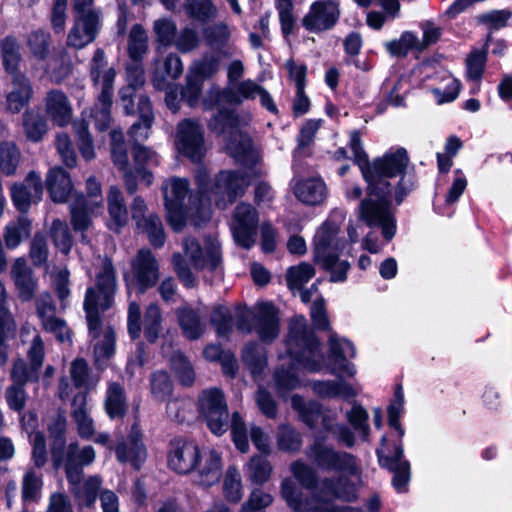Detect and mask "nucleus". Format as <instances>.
Here are the masks:
<instances>
[{"mask_svg":"<svg viewBox=\"0 0 512 512\" xmlns=\"http://www.w3.org/2000/svg\"><path fill=\"white\" fill-rule=\"evenodd\" d=\"M280 495L295 512H363L356 507L329 505L336 499L347 502L356 499L355 485L348 477H324L312 497H304L296 482L286 477L281 481Z\"/></svg>","mask_w":512,"mask_h":512,"instance_id":"1","label":"nucleus"},{"mask_svg":"<svg viewBox=\"0 0 512 512\" xmlns=\"http://www.w3.org/2000/svg\"><path fill=\"white\" fill-rule=\"evenodd\" d=\"M116 274L109 258L101 260V267L96 274L95 286L89 287L84 298V310L90 334L96 338L102 325L101 314L112 307L116 292Z\"/></svg>","mask_w":512,"mask_h":512,"instance_id":"2","label":"nucleus"},{"mask_svg":"<svg viewBox=\"0 0 512 512\" xmlns=\"http://www.w3.org/2000/svg\"><path fill=\"white\" fill-rule=\"evenodd\" d=\"M359 220L368 227H379L386 241L396 233V220L391 211V189L384 182L369 185L366 197L359 204Z\"/></svg>","mask_w":512,"mask_h":512,"instance_id":"3","label":"nucleus"},{"mask_svg":"<svg viewBox=\"0 0 512 512\" xmlns=\"http://www.w3.org/2000/svg\"><path fill=\"white\" fill-rule=\"evenodd\" d=\"M73 23L67 34L66 46L80 50L94 42L101 28L103 13L94 0H72Z\"/></svg>","mask_w":512,"mask_h":512,"instance_id":"4","label":"nucleus"},{"mask_svg":"<svg viewBox=\"0 0 512 512\" xmlns=\"http://www.w3.org/2000/svg\"><path fill=\"white\" fill-rule=\"evenodd\" d=\"M287 350L290 356L306 369L316 371L320 368L322 356L319 352V342L308 329L303 316H296L290 322Z\"/></svg>","mask_w":512,"mask_h":512,"instance_id":"5","label":"nucleus"},{"mask_svg":"<svg viewBox=\"0 0 512 512\" xmlns=\"http://www.w3.org/2000/svg\"><path fill=\"white\" fill-rule=\"evenodd\" d=\"M305 455L311 464L321 471L337 472L343 477L356 475L359 472L354 455L336 450L319 435H316L313 442L307 446Z\"/></svg>","mask_w":512,"mask_h":512,"instance_id":"6","label":"nucleus"},{"mask_svg":"<svg viewBox=\"0 0 512 512\" xmlns=\"http://www.w3.org/2000/svg\"><path fill=\"white\" fill-rule=\"evenodd\" d=\"M248 186L249 179L245 174L232 170L220 171L211 183L208 200L219 209H226L245 193Z\"/></svg>","mask_w":512,"mask_h":512,"instance_id":"7","label":"nucleus"},{"mask_svg":"<svg viewBox=\"0 0 512 512\" xmlns=\"http://www.w3.org/2000/svg\"><path fill=\"white\" fill-rule=\"evenodd\" d=\"M199 411L208 428L216 435H222L228 429L229 411L223 391L213 387L205 389L198 398Z\"/></svg>","mask_w":512,"mask_h":512,"instance_id":"8","label":"nucleus"},{"mask_svg":"<svg viewBox=\"0 0 512 512\" xmlns=\"http://www.w3.org/2000/svg\"><path fill=\"white\" fill-rule=\"evenodd\" d=\"M339 227L336 223L326 221L317 230L314 237V261L322 267H330L336 256L345 248L346 242L338 237Z\"/></svg>","mask_w":512,"mask_h":512,"instance_id":"9","label":"nucleus"},{"mask_svg":"<svg viewBox=\"0 0 512 512\" xmlns=\"http://www.w3.org/2000/svg\"><path fill=\"white\" fill-rule=\"evenodd\" d=\"M176 147L190 161L200 163L207 152L202 125L191 119L181 121L177 126Z\"/></svg>","mask_w":512,"mask_h":512,"instance_id":"10","label":"nucleus"},{"mask_svg":"<svg viewBox=\"0 0 512 512\" xmlns=\"http://www.w3.org/2000/svg\"><path fill=\"white\" fill-rule=\"evenodd\" d=\"M29 362L22 358L13 361L10 370L12 383L26 386L29 383H38L39 373L44 361V343L40 335H36L27 353Z\"/></svg>","mask_w":512,"mask_h":512,"instance_id":"11","label":"nucleus"},{"mask_svg":"<svg viewBox=\"0 0 512 512\" xmlns=\"http://www.w3.org/2000/svg\"><path fill=\"white\" fill-rule=\"evenodd\" d=\"M408 164L409 157L406 149L398 148L396 151L386 153L382 157H378L373 162H370L368 165L370 175L363 178L369 185L374 186L384 182L391 189V184L387 178L402 175Z\"/></svg>","mask_w":512,"mask_h":512,"instance_id":"12","label":"nucleus"},{"mask_svg":"<svg viewBox=\"0 0 512 512\" xmlns=\"http://www.w3.org/2000/svg\"><path fill=\"white\" fill-rule=\"evenodd\" d=\"M183 250L185 256L196 270L206 269L213 272L221 266L220 247L215 241L208 242L202 248L196 239L187 237L183 241Z\"/></svg>","mask_w":512,"mask_h":512,"instance_id":"13","label":"nucleus"},{"mask_svg":"<svg viewBox=\"0 0 512 512\" xmlns=\"http://www.w3.org/2000/svg\"><path fill=\"white\" fill-rule=\"evenodd\" d=\"M202 459L198 445L186 439H175L170 444L168 464L179 474L194 472Z\"/></svg>","mask_w":512,"mask_h":512,"instance_id":"14","label":"nucleus"},{"mask_svg":"<svg viewBox=\"0 0 512 512\" xmlns=\"http://www.w3.org/2000/svg\"><path fill=\"white\" fill-rule=\"evenodd\" d=\"M257 224V211L250 204H238L234 213L233 236L239 246L250 249L255 244Z\"/></svg>","mask_w":512,"mask_h":512,"instance_id":"15","label":"nucleus"},{"mask_svg":"<svg viewBox=\"0 0 512 512\" xmlns=\"http://www.w3.org/2000/svg\"><path fill=\"white\" fill-rule=\"evenodd\" d=\"M43 195L41 176L34 170L30 171L25 179L11 186L12 201L21 213H26L32 204H37Z\"/></svg>","mask_w":512,"mask_h":512,"instance_id":"16","label":"nucleus"},{"mask_svg":"<svg viewBox=\"0 0 512 512\" xmlns=\"http://www.w3.org/2000/svg\"><path fill=\"white\" fill-rule=\"evenodd\" d=\"M340 16L339 4L335 1H316L302 20L303 26L311 32L331 29Z\"/></svg>","mask_w":512,"mask_h":512,"instance_id":"17","label":"nucleus"},{"mask_svg":"<svg viewBox=\"0 0 512 512\" xmlns=\"http://www.w3.org/2000/svg\"><path fill=\"white\" fill-rule=\"evenodd\" d=\"M10 275L21 302H30L37 296L38 279L24 257L13 261Z\"/></svg>","mask_w":512,"mask_h":512,"instance_id":"18","label":"nucleus"},{"mask_svg":"<svg viewBox=\"0 0 512 512\" xmlns=\"http://www.w3.org/2000/svg\"><path fill=\"white\" fill-rule=\"evenodd\" d=\"M256 322L253 331L264 344L273 343L280 334V319L278 310L269 302L256 305Z\"/></svg>","mask_w":512,"mask_h":512,"instance_id":"19","label":"nucleus"},{"mask_svg":"<svg viewBox=\"0 0 512 512\" xmlns=\"http://www.w3.org/2000/svg\"><path fill=\"white\" fill-rule=\"evenodd\" d=\"M132 273L141 293L156 285L159 280V265L150 250L138 251L132 261Z\"/></svg>","mask_w":512,"mask_h":512,"instance_id":"20","label":"nucleus"},{"mask_svg":"<svg viewBox=\"0 0 512 512\" xmlns=\"http://www.w3.org/2000/svg\"><path fill=\"white\" fill-rule=\"evenodd\" d=\"M141 432L137 426H132L126 440L120 441L115 447V453L119 462L130 463L139 470L146 460V449L141 440Z\"/></svg>","mask_w":512,"mask_h":512,"instance_id":"21","label":"nucleus"},{"mask_svg":"<svg viewBox=\"0 0 512 512\" xmlns=\"http://www.w3.org/2000/svg\"><path fill=\"white\" fill-rule=\"evenodd\" d=\"M90 77L94 86H100V93L113 94L116 71L108 64L101 48L95 50L90 61Z\"/></svg>","mask_w":512,"mask_h":512,"instance_id":"22","label":"nucleus"},{"mask_svg":"<svg viewBox=\"0 0 512 512\" xmlns=\"http://www.w3.org/2000/svg\"><path fill=\"white\" fill-rule=\"evenodd\" d=\"M225 148L227 153L242 165L252 166L258 160L251 138L239 130L231 132Z\"/></svg>","mask_w":512,"mask_h":512,"instance_id":"23","label":"nucleus"},{"mask_svg":"<svg viewBox=\"0 0 512 512\" xmlns=\"http://www.w3.org/2000/svg\"><path fill=\"white\" fill-rule=\"evenodd\" d=\"M329 345V358L332 362L333 370L353 376L355 374L354 365L347 360L348 357H354L355 355L353 345L345 339H338L335 333L330 334Z\"/></svg>","mask_w":512,"mask_h":512,"instance_id":"24","label":"nucleus"},{"mask_svg":"<svg viewBox=\"0 0 512 512\" xmlns=\"http://www.w3.org/2000/svg\"><path fill=\"white\" fill-rule=\"evenodd\" d=\"M194 482L201 487H211L219 482L222 475L221 457L216 451L202 455L198 464Z\"/></svg>","mask_w":512,"mask_h":512,"instance_id":"25","label":"nucleus"},{"mask_svg":"<svg viewBox=\"0 0 512 512\" xmlns=\"http://www.w3.org/2000/svg\"><path fill=\"white\" fill-rule=\"evenodd\" d=\"M379 463L394 472L393 486L401 491L410 480V464L403 459V448L397 446L393 457L384 456L380 449H377Z\"/></svg>","mask_w":512,"mask_h":512,"instance_id":"26","label":"nucleus"},{"mask_svg":"<svg viewBox=\"0 0 512 512\" xmlns=\"http://www.w3.org/2000/svg\"><path fill=\"white\" fill-rule=\"evenodd\" d=\"M183 73V64L175 53L168 54L164 59L154 62L152 74L153 86L158 90L166 88V78L177 79Z\"/></svg>","mask_w":512,"mask_h":512,"instance_id":"27","label":"nucleus"},{"mask_svg":"<svg viewBox=\"0 0 512 512\" xmlns=\"http://www.w3.org/2000/svg\"><path fill=\"white\" fill-rule=\"evenodd\" d=\"M45 107L47 114L59 126H64L70 122L72 118V108L68 97L61 90L52 89L47 92Z\"/></svg>","mask_w":512,"mask_h":512,"instance_id":"28","label":"nucleus"},{"mask_svg":"<svg viewBox=\"0 0 512 512\" xmlns=\"http://www.w3.org/2000/svg\"><path fill=\"white\" fill-rule=\"evenodd\" d=\"M45 184L52 201L57 203L66 202L73 189L70 175L60 167L48 171Z\"/></svg>","mask_w":512,"mask_h":512,"instance_id":"29","label":"nucleus"},{"mask_svg":"<svg viewBox=\"0 0 512 512\" xmlns=\"http://www.w3.org/2000/svg\"><path fill=\"white\" fill-rule=\"evenodd\" d=\"M241 361L253 379L257 380L267 368V351L257 341H248L242 348Z\"/></svg>","mask_w":512,"mask_h":512,"instance_id":"30","label":"nucleus"},{"mask_svg":"<svg viewBox=\"0 0 512 512\" xmlns=\"http://www.w3.org/2000/svg\"><path fill=\"white\" fill-rule=\"evenodd\" d=\"M139 120L132 124L129 130V136L133 139L134 144H139L149 136V131L154 121V113L151 101L148 96H140L137 106Z\"/></svg>","mask_w":512,"mask_h":512,"instance_id":"31","label":"nucleus"},{"mask_svg":"<svg viewBox=\"0 0 512 512\" xmlns=\"http://www.w3.org/2000/svg\"><path fill=\"white\" fill-rule=\"evenodd\" d=\"M261 89L262 86L250 79L240 81L235 84L234 88L225 89L217 94L216 102L240 105L245 99H255Z\"/></svg>","mask_w":512,"mask_h":512,"instance_id":"32","label":"nucleus"},{"mask_svg":"<svg viewBox=\"0 0 512 512\" xmlns=\"http://www.w3.org/2000/svg\"><path fill=\"white\" fill-rule=\"evenodd\" d=\"M71 416L77 424L80 437L89 438L93 435V420L87 411V394L85 392H78L74 395Z\"/></svg>","mask_w":512,"mask_h":512,"instance_id":"33","label":"nucleus"},{"mask_svg":"<svg viewBox=\"0 0 512 512\" xmlns=\"http://www.w3.org/2000/svg\"><path fill=\"white\" fill-rule=\"evenodd\" d=\"M105 410L111 419L122 418L128 410L127 397L124 387L118 382H110L107 387Z\"/></svg>","mask_w":512,"mask_h":512,"instance_id":"34","label":"nucleus"},{"mask_svg":"<svg viewBox=\"0 0 512 512\" xmlns=\"http://www.w3.org/2000/svg\"><path fill=\"white\" fill-rule=\"evenodd\" d=\"M0 55L4 70L8 75L21 72V45L15 36L9 35L0 40Z\"/></svg>","mask_w":512,"mask_h":512,"instance_id":"35","label":"nucleus"},{"mask_svg":"<svg viewBox=\"0 0 512 512\" xmlns=\"http://www.w3.org/2000/svg\"><path fill=\"white\" fill-rule=\"evenodd\" d=\"M66 426V418L61 413L53 416L48 424L49 437L52 439L51 453L56 466H58L62 461L63 451L66 444Z\"/></svg>","mask_w":512,"mask_h":512,"instance_id":"36","label":"nucleus"},{"mask_svg":"<svg viewBox=\"0 0 512 512\" xmlns=\"http://www.w3.org/2000/svg\"><path fill=\"white\" fill-rule=\"evenodd\" d=\"M25 44L31 57L38 62H42L50 55L52 37L48 31L38 28L26 35Z\"/></svg>","mask_w":512,"mask_h":512,"instance_id":"37","label":"nucleus"},{"mask_svg":"<svg viewBox=\"0 0 512 512\" xmlns=\"http://www.w3.org/2000/svg\"><path fill=\"white\" fill-rule=\"evenodd\" d=\"M32 224L26 216H19L16 220L9 222L3 231V241L7 249L17 248L24 240L31 235Z\"/></svg>","mask_w":512,"mask_h":512,"instance_id":"38","label":"nucleus"},{"mask_svg":"<svg viewBox=\"0 0 512 512\" xmlns=\"http://www.w3.org/2000/svg\"><path fill=\"white\" fill-rule=\"evenodd\" d=\"M165 207H184L189 193V182L185 178L170 177L162 184Z\"/></svg>","mask_w":512,"mask_h":512,"instance_id":"39","label":"nucleus"},{"mask_svg":"<svg viewBox=\"0 0 512 512\" xmlns=\"http://www.w3.org/2000/svg\"><path fill=\"white\" fill-rule=\"evenodd\" d=\"M325 184L319 179L298 181L294 186L297 199L308 205L320 204L325 198Z\"/></svg>","mask_w":512,"mask_h":512,"instance_id":"40","label":"nucleus"},{"mask_svg":"<svg viewBox=\"0 0 512 512\" xmlns=\"http://www.w3.org/2000/svg\"><path fill=\"white\" fill-rule=\"evenodd\" d=\"M206 44L213 50L219 51L224 57L232 56V52L226 49L230 39V30L225 22H217L203 30Z\"/></svg>","mask_w":512,"mask_h":512,"instance_id":"41","label":"nucleus"},{"mask_svg":"<svg viewBox=\"0 0 512 512\" xmlns=\"http://www.w3.org/2000/svg\"><path fill=\"white\" fill-rule=\"evenodd\" d=\"M176 316L186 338L196 340L202 336L205 331V324L195 310L181 307L176 310Z\"/></svg>","mask_w":512,"mask_h":512,"instance_id":"42","label":"nucleus"},{"mask_svg":"<svg viewBox=\"0 0 512 512\" xmlns=\"http://www.w3.org/2000/svg\"><path fill=\"white\" fill-rule=\"evenodd\" d=\"M317 468L315 466H311L308 463L304 462L301 459L293 461L290 466L289 470L295 480L304 488L307 490H313L314 494L316 490L319 488L321 480H319V476L317 473ZM304 497H306L303 494ZM311 495L310 497H312Z\"/></svg>","mask_w":512,"mask_h":512,"instance_id":"43","label":"nucleus"},{"mask_svg":"<svg viewBox=\"0 0 512 512\" xmlns=\"http://www.w3.org/2000/svg\"><path fill=\"white\" fill-rule=\"evenodd\" d=\"M108 210L112 221V229L119 231L128 221V210L121 191L110 187L107 195Z\"/></svg>","mask_w":512,"mask_h":512,"instance_id":"44","label":"nucleus"},{"mask_svg":"<svg viewBox=\"0 0 512 512\" xmlns=\"http://www.w3.org/2000/svg\"><path fill=\"white\" fill-rule=\"evenodd\" d=\"M132 154L135 165V171H133V173L136 177H141L146 185L149 186L152 183L153 175L147 167L152 164H157L155 153L147 147L140 144H134Z\"/></svg>","mask_w":512,"mask_h":512,"instance_id":"45","label":"nucleus"},{"mask_svg":"<svg viewBox=\"0 0 512 512\" xmlns=\"http://www.w3.org/2000/svg\"><path fill=\"white\" fill-rule=\"evenodd\" d=\"M96 206L89 203L84 195L75 196L70 205L71 223L76 231H84L91 224L90 214Z\"/></svg>","mask_w":512,"mask_h":512,"instance_id":"46","label":"nucleus"},{"mask_svg":"<svg viewBox=\"0 0 512 512\" xmlns=\"http://www.w3.org/2000/svg\"><path fill=\"white\" fill-rule=\"evenodd\" d=\"M127 52L130 61L142 62L148 52V35L140 24L132 26L128 35Z\"/></svg>","mask_w":512,"mask_h":512,"instance_id":"47","label":"nucleus"},{"mask_svg":"<svg viewBox=\"0 0 512 512\" xmlns=\"http://www.w3.org/2000/svg\"><path fill=\"white\" fill-rule=\"evenodd\" d=\"M111 157L114 165L123 172L126 191L134 194L137 191V180L133 170L129 168L126 145L111 147Z\"/></svg>","mask_w":512,"mask_h":512,"instance_id":"48","label":"nucleus"},{"mask_svg":"<svg viewBox=\"0 0 512 512\" xmlns=\"http://www.w3.org/2000/svg\"><path fill=\"white\" fill-rule=\"evenodd\" d=\"M36 316L45 332L55 335L60 342L70 341V329L66 321L57 316V312H44Z\"/></svg>","mask_w":512,"mask_h":512,"instance_id":"49","label":"nucleus"},{"mask_svg":"<svg viewBox=\"0 0 512 512\" xmlns=\"http://www.w3.org/2000/svg\"><path fill=\"white\" fill-rule=\"evenodd\" d=\"M247 477L255 484L266 483L272 474L273 467L263 455H253L246 464Z\"/></svg>","mask_w":512,"mask_h":512,"instance_id":"50","label":"nucleus"},{"mask_svg":"<svg viewBox=\"0 0 512 512\" xmlns=\"http://www.w3.org/2000/svg\"><path fill=\"white\" fill-rule=\"evenodd\" d=\"M240 125L241 121L235 112L224 108L220 109L208 122V128L218 135L225 134L228 131L231 134Z\"/></svg>","mask_w":512,"mask_h":512,"instance_id":"51","label":"nucleus"},{"mask_svg":"<svg viewBox=\"0 0 512 512\" xmlns=\"http://www.w3.org/2000/svg\"><path fill=\"white\" fill-rule=\"evenodd\" d=\"M113 94L100 93L95 103L91 117L100 131L107 130L112 123L111 106Z\"/></svg>","mask_w":512,"mask_h":512,"instance_id":"52","label":"nucleus"},{"mask_svg":"<svg viewBox=\"0 0 512 512\" xmlns=\"http://www.w3.org/2000/svg\"><path fill=\"white\" fill-rule=\"evenodd\" d=\"M137 228L140 229L143 233L147 234L150 243L154 247H162L165 242V234L162 222L158 215L149 214L144 219L139 221L137 224Z\"/></svg>","mask_w":512,"mask_h":512,"instance_id":"53","label":"nucleus"},{"mask_svg":"<svg viewBox=\"0 0 512 512\" xmlns=\"http://www.w3.org/2000/svg\"><path fill=\"white\" fill-rule=\"evenodd\" d=\"M23 129L28 140L38 142L47 132V122L39 113L26 111L23 114Z\"/></svg>","mask_w":512,"mask_h":512,"instance_id":"54","label":"nucleus"},{"mask_svg":"<svg viewBox=\"0 0 512 512\" xmlns=\"http://www.w3.org/2000/svg\"><path fill=\"white\" fill-rule=\"evenodd\" d=\"M49 233L54 246L63 254H69L73 246V237L67 223L60 219L53 220Z\"/></svg>","mask_w":512,"mask_h":512,"instance_id":"55","label":"nucleus"},{"mask_svg":"<svg viewBox=\"0 0 512 512\" xmlns=\"http://www.w3.org/2000/svg\"><path fill=\"white\" fill-rule=\"evenodd\" d=\"M171 368L182 385L190 386L195 379L194 369L187 357L180 351L172 353L170 358Z\"/></svg>","mask_w":512,"mask_h":512,"instance_id":"56","label":"nucleus"},{"mask_svg":"<svg viewBox=\"0 0 512 512\" xmlns=\"http://www.w3.org/2000/svg\"><path fill=\"white\" fill-rule=\"evenodd\" d=\"M277 445L280 450L297 452L302 447V435L291 425L281 424L277 430Z\"/></svg>","mask_w":512,"mask_h":512,"instance_id":"57","label":"nucleus"},{"mask_svg":"<svg viewBox=\"0 0 512 512\" xmlns=\"http://www.w3.org/2000/svg\"><path fill=\"white\" fill-rule=\"evenodd\" d=\"M162 331V315L158 305L151 303L146 308L144 316V335L146 339L154 343Z\"/></svg>","mask_w":512,"mask_h":512,"instance_id":"58","label":"nucleus"},{"mask_svg":"<svg viewBox=\"0 0 512 512\" xmlns=\"http://www.w3.org/2000/svg\"><path fill=\"white\" fill-rule=\"evenodd\" d=\"M20 151L12 142L0 145V170L7 176L14 175L20 162Z\"/></svg>","mask_w":512,"mask_h":512,"instance_id":"59","label":"nucleus"},{"mask_svg":"<svg viewBox=\"0 0 512 512\" xmlns=\"http://www.w3.org/2000/svg\"><path fill=\"white\" fill-rule=\"evenodd\" d=\"M100 486V478L97 476H91L86 479L82 485L80 483L76 487H72L71 491L79 500L80 504L90 507L96 501Z\"/></svg>","mask_w":512,"mask_h":512,"instance_id":"60","label":"nucleus"},{"mask_svg":"<svg viewBox=\"0 0 512 512\" xmlns=\"http://www.w3.org/2000/svg\"><path fill=\"white\" fill-rule=\"evenodd\" d=\"M314 275V267L307 262H302L297 266L288 268L285 277L287 285L290 289H302L303 285L307 283Z\"/></svg>","mask_w":512,"mask_h":512,"instance_id":"61","label":"nucleus"},{"mask_svg":"<svg viewBox=\"0 0 512 512\" xmlns=\"http://www.w3.org/2000/svg\"><path fill=\"white\" fill-rule=\"evenodd\" d=\"M210 322L218 336L227 337L233 330V316L229 308L224 305L213 308Z\"/></svg>","mask_w":512,"mask_h":512,"instance_id":"62","label":"nucleus"},{"mask_svg":"<svg viewBox=\"0 0 512 512\" xmlns=\"http://www.w3.org/2000/svg\"><path fill=\"white\" fill-rule=\"evenodd\" d=\"M153 32L156 36L155 41L159 45L170 47L177 35V26L170 18H159L153 22Z\"/></svg>","mask_w":512,"mask_h":512,"instance_id":"63","label":"nucleus"},{"mask_svg":"<svg viewBox=\"0 0 512 512\" xmlns=\"http://www.w3.org/2000/svg\"><path fill=\"white\" fill-rule=\"evenodd\" d=\"M185 8L191 18L200 22H206L217 15V8L212 0H186Z\"/></svg>","mask_w":512,"mask_h":512,"instance_id":"64","label":"nucleus"}]
</instances>
